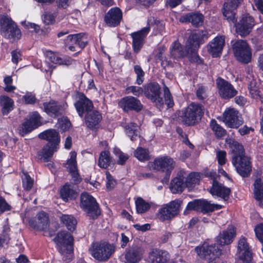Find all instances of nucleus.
Returning a JSON list of instances; mask_svg holds the SVG:
<instances>
[{"instance_id":"1","label":"nucleus","mask_w":263,"mask_h":263,"mask_svg":"<svg viewBox=\"0 0 263 263\" xmlns=\"http://www.w3.org/2000/svg\"><path fill=\"white\" fill-rule=\"evenodd\" d=\"M236 235V230L232 226H229L227 229L219 233L216 237L217 244L210 245L204 242L201 246L195 248V252L198 255L202 258L212 260L219 257L221 254V248L223 246L231 243Z\"/></svg>"},{"instance_id":"2","label":"nucleus","mask_w":263,"mask_h":263,"mask_svg":"<svg viewBox=\"0 0 263 263\" xmlns=\"http://www.w3.org/2000/svg\"><path fill=\"white\" fill-rule=\"evenodd\" d=\"M232 151V163L237 172L242 177H248L252 171L250 158L245 154L242 144L234 139H227Z\"/></svg>"},{"instance_id":"3","label":"nucleus","mask_w":263,"mask_h":263,"mask_svg":"<svg viewBox=\"0 0 263 263\" xmlns=\"http://www.w3.org/2000/svg\"><path fill=\"white\" fill-rule=\"evenodd\" d=\"M39 137L48 143L38 152V157L44 161H48L49 158L52 157L59 148L61 140L59 133L54 129H48L41 133Z\"/></svg>"},{"instance_id":"4","label":"nucleus","mask_w":263,"mask_h":263,"mask_svg":"<svg viewBox=\"0 0 263 263\" xmlns=\"http://www.w3.org/2000/svg\"><path fill=\"white\" fill-rule=\"evenodd\" d=\"M204 107L199 103H191L187 107L179 111L178 116L182 122L187 126H193L201 120Z\"/></svg>"},{"instance_id":"5","label":"nucleus","mask_w":263,"mask_h":263,"mask_svg":"<svg viewBox=\"0 0 263 263\" xmlns=\"http://www.w3.org/2000/svg\"><path fill=\"white\" fill-rule=\"evenodd\" d=\"M153 24L157 26H159L162 28H163V25L161 22L155 19L154 17H151L147 20V26L131 34V36L133 39L132 46L135 52H139L142 48L144 43L145 38L150 31V26Z\"/></svg>"},{"instance_id":"6","label":"nucleus","mask_w":263,"mask_h":263,"mask_svg":"<svg viewBox=\"0 0 263 263\" xmlns=\"http://www.w3.org/2000/svg\"><path fill=\"white\" fill-rule=\"evenodd\" d=\"M89 252L96 260L103 262L111 257L114 252V247L106 242H95L91 245Z\"/></svg>"},{"instance_id":"7","label":"nucleus","mask_w":263,"mask_h":263,"mask_svg":"<svg viewBox=\"0 0 263 263\" xmlns=\"http://www.w3.org/2000/svg\"><path fill=\"white\" fill-rule=\"evenodd\" d=\"M64 43L66 49L79 53L88 43V35L84 32L69 34L64 39Z\"/></svg>"},{"instance_id":"8","label":"nucleus","mask_w":263,"mask_h":263,"mask_svg":"<svg viewBox=\"0 0 263 263\" xmlns=\"http://www.w3.org/2000/svg\"><path fill=\"white\" fill-rule=\"evenodd\" d=\"M0 30L2 35L7 39H18L21 32L16 24L7 15L0 18Z\"/></svg>"},{"instance_id":"9","label":"nucleus","mask_w":263,"mask_h":263,"mask_svg":"<svg viewBox=\"0 0 263 263\" xmlns=\"http://www.w3.org/2000/svg\"><path fill=\"white\" fill-rule=\"evenodd\" d=\"M80 206L93 219L97 218L100 214L99 204L96 199L88 193L81 194Z\"/></svg>"},{"instance_id":"10","label":"nucleus","mask_w":263,"mask_h":263,"mask_svg":"<svg viewBox=\"0 0 263 263\" xmlns=\"http://www.w3.org/2000/svg\"><path fill=\"white\" fill-rule=\"evenodd\" d=\"M54 241L62 255L70 254L73 252V238L70 233L65 231L59 232L54 238Z\"/></svg>"},{"instance_id":"11","label":"nucleus","mask_w":263,"mask_h":263,"mask_svg":"<svg viewBox=\"0 0 263 263\" xmlns=\"http://www.w3.org/2000/svg\"><path fill=\"white\" fill-rule=\"evenodd\" d=\"M232 49L236 59L239 62L247 64L252 58L250 47L246 41L239 40L232 45Z\"/></svg>"},{"instance_id":"12","label":"nucleus","mask_w":263,"mask_h":263,"mask_svg":"<svg viewBox=\"0 0 263 263\" xmlns=\"http://www.w3.org/2000/svg\"><path fill=\"white\" fill-rule=\"evenodd\" d=\"M223 121L226 125L231 128H238L243 123L239 111L234 108H228L223 113Z\"/></svg>"},{"instance_id":"13","label":"nucleus","mask_w":263,"mask_h":263,"mask_svg":"<svg viewBox=\"0 0 263 263\" xmlns=\"http://www.w3.org/2000/svg\"><path fill=\"white\" fill-rule=\"evenodd\" d=\"M182 202L180 200L172 201L159 210L158 216L160 219L166 220L177 216L180 212Z\"/></svg>"},{"instance_id":"14","label":"nucleus","mask_w":263,"mask_h":263,"mask_svg":"<svg viewBox=\"0 0 263 263\" xmlns=\"http://www.w3.org/2000/svg\"><path fill=\"white\" fill-rule=\"evenodd\" d=\"M154 164L155 169L165 172L163 182H168L171 173L175 165L173 159L167 156L160 157L155 159Z\"/></svg>"},{"instance_id":"15","label":"nucleus","mask_w":263,"mask_h":263,"mask_svg":"<svg viewBox=\"0 0 263 263\" xmlns=\"http://www.w3.org/2000/svg\"><path fill=\"white\" fill-rule=\"evenodd\" d=\"M145 97L157 105L163 104L162 97L161 96V87L157 82H151L144 87Z\"/></svg>"},{"instance_id":"16","label":"nucleus","mask_w":263,"mask_h":263,"mask_svg":"<svg viewBox=\"0 0 263 263\" xmlns=\"http://www.w3.org/2000/svg\"><path fill=\"white\" fill-rule=\"evenodd\" d=\"M216 85L219 96L224 99H229L237 93V91L228 81L218 78L216 80Z\"/></svg>"},{"instance_id":"17","label":"nucleus","mask_w":263,"mask_h":263,"mask_svg":"<svg viewBox=\"0 0 263 263\" xmlns=\"http://www.w3.org/2000/svg\"><path fill=\"white\" fill-rule=\"evenodd\" d=\"M144 250L140 245L133 244L125 251V259L127 263H138L142 258Z\"/></svg>"},{"instance_id":"18","label":"nucleus","mask_w":263,"mask_h":263,"mask_svg":"<svg viewBox=\"0 0 263 263\" xmlns=\"http://www.w3.org/2000/svg\"><path fill=\"white\" fill-rule=\"evenodd\" d=\"M242 1L243 0H227L224 3L222 13L229 22L235 24L237 21L235 10Z\"/></svg>"},{"instance_id":"19","label":"nucleus","mask_w":263,"mask_h":263,"mask_svg":"<svg viewBox=\"0 0 263 263\" xmlns=\"http://www.w3.org/2000/svg\"><path fill=\"white\" fill-rule=\"evenodd\" d=\"M224 45V36L217 35L209 43L206 49L212 57L217 58L221 55Z\"/></svg>"},{"instance_id":"20","label":"nucleus","mask_w":263,"mask_h":263,"mask_svg":"<svg viewBox=\"0 0 263 263\" xmlns=\"http://www.w3.org/2000/svg\"><path fill=\"white\" fill-rule=\"evenodd\" d=\"M207 38V35L203 31L197 30L192 32L186 43L187 50L190 51V49L198 50L200 45L203 43L204 40Z\"/></svg>"},{"instance_id":"21","label":"nucleus","mask_w":263,"mask_h":263,"mask_svg":"<svg viewBox=\"0 0 263 263\" xmlns=\"http://www.w3.org/2000/svg\"><path fill=\"white\" fill-rule=\"evenodd\" d=\"M254 25L253 17L249 14L243 15L239 22L235 25L236 32L241 36H245L251 32Z\"/></svg>"},{"instance_id":"22","label":"nucleus","mask_w":263,"mask_h":263,"mask_svg":"<svg viewBox=\"0 0 263 263\" xmlns=\"http://www.w3.org/2000/svg\"><path fill=\"white\" fill-rule=\"evenodd\" d=\"M119 105L126 112L129 110L139 111L142 109L143 105L140 101L132 96L125 97L121 99Z\"/></svg>"},{"instance_id":"23","label":"nucleus","mask_w":263,"mask_h":263,"mask_svg":"<svg viewBox=\"0 0 263 263\" xmlns=\"http://www.w3.org/2000/svg\"><path fill=\"white\" fill-rule=\"evenodd\" d=\"M122 19V12L118 7L111 8L106 13L104 21L109 27H115L119 25Z\"/></svg>"},{"instance_id":"24","label":"nucleus","mask_w":263,"mask_h":263,"mask_svg":"<svg viewBox=\"0 0 263 263\" xmlns=\"http://www.w3.org/2000/svg\"><path fill=\"white\" fill-rule=\"evenodd\" d=\"M237 253L239 258L243 263H250L252 255L250 250L247 239L245 237L241 238L238 242Z\"/></svg>"},{"instance_id":"25","label":"nucleus","mask_w":263,"mask_h":263,"mask_svg":"<svg viewBox=\"0 0 263 263\" xmlns=\"http://www.w3.org/2000/svg\"><path fill=\"white\" fill-rule=\"evenodd\" d=\"M74 105L81 118H82L85 114H87L91 111L93 107L92 102L84 95L80 96Z\"/></svg>"},{"instance_id":"26","label":"nucleus","mask_w":263,"mask_h":263,"mask_svg":"<svg viewBox=\"0 0 263 263\" xmlns=\"http://www.w3.org/2000/svg\"><path fill=\"white\" fill-rule=\"evenodd\" d=\"M209 192L213 196L220 197L223 200L227 201L231 191L230 188L219 183L217 180H214Z\"/></svg>"},{"instance_id":"27","label":"nucleus","mask_w":263,"mask_h":263,"mask_svg":"<svg viewBox=\"0 0 263 263\" xmlns=\"http://www.w3.org/2000/svg\"><path fill=\"white\" fill-rule=\"evenodd\" d=\"M29 226L36 230L42 231L48 226V217L44 212H39L36 217L30 219Z\"/></svg>"},{"instance_id":"28","label":"nucleus","mask_w":263,"mask_h":263,"mask_svg":"<svg viewBox=\"0 0 263 263\" xmlns=\"http://www.w3.org/2000/svg\"><path fill=\"white\" fill-rule=\"evenodd\" d=\"M101 120L102 115L98 111H90L87 112L85 117L86 126L91 129L97 128Z\"/></svg>"},{"instance_id":"29","label":"nucleus","mask_w":263,"mask_h":263,"mask_svg":"<svg viewBox=\"0 0 263 263\" xmlns=\"http://www.w3.org/2000/svg\"><path fill=\"white\" fill-rule=\"evenodd\" d=\"M149 258L152 263H166L170 256L167 251L153 249L149 253Z\"/></svg>"},{"instance_id":"30","label":"nucleus","mask_w":263,"mask_h":263,"mask_svg":"<svg viewBox=\"0 0 263 263\" xmlns=\"http://www.w3.org/2000/svg\"><path fill=\"white\" fill-rule=\"evenodd\" d=\"M43 106L44 111L51 117L56 118L61 115L62 107L55 101L45 102L43 103Z\"/></svg>"},{"instance_id":"31","label":"nucleus","mask_w":263,"mask_h":263,"mask_svg":"<svg viewBox=\"0 0 263 263\" xmlns=\"http://www.w3.org/2000/svg\"><path fill=\"white\" fill-rule=\"evenodd\" d=\"M204 16L200 13H189L183 16L181 21L182 22H191L196 27L201 26L203 23Z\"/></svg>"},{"instance_id":"32","label":"nucleus","mask_w":263,"mask_h":263,"mask_svg":"<svg viewBox=\"0 0 263 263\" xmlns=\"http://www.w3.org/2000/svg\"><path fill=\"white\" fill-rule=\"evenodd\" d=\"M170 51L171 57L175 59L183 58L186 54L183 46L178 41H175L172 44Z\"/></svg>"},{"instance_id":"33","label":"nucleus","mask_w":263,"mask_h":263,"mask_svg":"<svg viewBox=\"0 0 263 263\" xmlns=\"http://www.w3.org/2000/svg\"><path fill=\"white\" fill-rule=\"evenodd\" d=\"M184 179V178L180 173L171 181L170 190L173 193H181L185 187H186Z\"/></svg>"},{"instance_id":"34","label":"nucleus","mask_w":263,"mask_h":263,"mask_svg":"<svg viewBox=\"0 0 263 263\" xmlns=\"http://www.w3.org/2000/svg\"><path fill=\"white\" fill-rule=\"evenodd\" d=\"M253 185L254 198L259 201V205L263 207V177L257 178Z\"/></svg>"},{"instance_id":"35","label":"nucleus","mask_w":263,"mask_h":263,"mask_svg":"<svg viewBox=\"0 0 263 263\" xmlns=\"http://www.w3.org/2000/svg\"><path fill=\"white\" fill-rule=\"evenodd\" d=\"M77 196V192L70 184L66 183L61 189L60 196L64 201L72 200L76 198Z\"/></svg>"},{"instance_id":"36","label":"nucleus","mask_w":263,"mask_h":263,"mask_svg":"<svg viewBox=\"0 0 263 263\" xmlns=\"http://www.w3.org/2000/svg\"><path fill=\"white\" fill-rule=\"evenodd\" d=\"M0 104L3 115H7L13 109L14 101L9 97L5 95L0 96Z\"/></svg>"},{"instance_id":"37","label":"nucleus","mask_w":263,"mask_h":263,"mask_svg":"<svg viewBox=\"0 0 263 263\" xmlns=\"http://www.w3.org/2000/svg\"><path fill=\"white\" fill-rule=\"evenodd\" d=\"M139 126L133 122L128 123L125 126L126 134L132 141L137 140V138L139 137Z\"/></svg>"},{"instance_id":"38","label":"nucleus","mask_w":263,"mask_h":263,"mask_svg":"<svg viewBox=\"0 0 263 263\" xmlns=\"http://www.w3.org/2000/svg\"><path fill=\"white\" fill-rule=\"evenodd\" d=\"M61 220L68 230L70 231L74 230L77 220L73 216L70 215H63L61 217Z\"/></svg>"},{"instance_id":"39","label":"nucleus","mask_w":263,"mask_h":263,"mask_svg":"<svg viewBox=\"0 0 263 263\" xmlns=\"http://www.w3.org/2000/svg\"><path fill=\"white\" fill-rule=\"evenodd\" d=\"M221 206L219 204L211 203L204 199H202L201 201L200 209L203 213H207L212 212L214 210H217L221 209Z\"/></svg>"},{"instance_id":"40","label":"nucleus","mask_w":263,"mask_h":263,"mask_svg":"<svg viewBox=\"0 0 263 263\" xmlns=\"http://www.w3.org/2000/svg\"><path fill=\"white\" fill-rule=\"evenodd\" d=\"M111 161L110 154L108 151H102L100 155L98 165L103 168H106L109 165Z\"/></svg>"},{"instance_id":"41","label":"nucleus","mask_w":263,"mask_h":263,"mask_svg":"<svg viewBox=\"0 0 263 263\" xmlns=\"http://www.w3.org/2000/svg\"><path fill=\"white\" fill-rule=\"evenodd\" d=\"M200 179V173L192 172L189 174L186 179L185 183L186 187L192 188L196 184H198Z\"/></svg>"},{"instance_id":"42","label":"nucleus","mask_w":263,"mask_h":263,"mask_svg":"<svg viewBox=\"0 0 263 263\" xmlns=\"http://www.w3.org/2000/svg\"><path fill=\"white\" fill-rule=\"evenodd\" d=\"M137 211L138 213H144L151 208V204L141 197H138L135 201Z\"/></svg>"},{"instance_id":"43","label":"nucleus","mask_w":263,"mask_h":263,"mask_svg":"<svg viewBox=\"0 0 263 263\" xmlns=\"http://www.w3.org/2000/svg\"><path fill=\"white\" fill-rule=\"evenodd\" d=\"M210 126L217 138H221L226 135V130L218 125L215 120L211 121Z\"/></svg>"},{"instance_id":"44","label":"nucleus","mask_w":263,"mask_h":263,"mask_svg":"<svg viewBox=\"0 0 263 263\" xmlns=\"http://www.w3.org/2000/svg\"><path fill=\"white\" fill-rule=\"evenodd\" d=\"M70 158L68 159L65 166L68 170L69 172L78 170L76 160L77 153L75 152L70 153Z\"/></svg>"},{"instance_id":"45","label":"nucleus","mask_w":263,"mask_h":263,"mask_svg":"<svg viewBox=\"0 0 263 263\" xmlns=\"http://www.w3.org/2000/svg\"><path fill=\"white\" fill-rule=\"evenodd\" d=\"M134 156L141 161L148 160L149 159L148 150L141 147L135 150Z\"/></svg>"},{"instance_id":"46","label":"nucleus","mask_w":263,"mask_h":263,"mask_svg":"<svg viewBox=\"0 0 263 263\" xmlns=\"http://www.w3.org/2000/svg\"><path fill=\"white\" fill-rule=\"evenodd\" d=\"M114 154L118 158V159L117 161V164L121 165H124L129 158L127 154L123 153L118 147L114 148Z\"/></svg>"},{"instance_id":"47","label":"nucleus","mask_w":263,"mask_h":263,"mask_svg":"<svg viewBox=\"0 0 263 263\" xmlns=\"http://www.w3.org/2000/svg\"><path fill=\"white\" fill-rule=\"evenodd\" d=\"M41 118L42 117L37 111H33L29 114L28 120L36 128L42 125Z\"/></svg>"},{"instance_id":"48","label":"nucleus","mask_w":263,"mask_h":263,"mask_svg":"<svg viewBox=\"0 0 263 263\" xmlns=\"http://www.w3.org/2000/svg\"><path fill=\"white\" fill-rule=\"evenodd\" d=\"M134 70L136 74V83L141 85L144 80L145 72L140 65H136L134 66Z\"/></svg>"},{"instance_id":"49","label":"nucleus","mask_w":263,"mask_h":263,"mask_svg":"<svg viewBox=\"0 0 263 263\" xmlns=\"http://www.w3.org/2000/svg\"><path fill=\"white\" fill-rule=\"evenodd\" d=\"M22 183L24 190L29 191L32 187L34 181L27 173H24L22 176Z\"/></svg>"},{"instance_id":"50","label":"nucleus","mask_w":263,"mask_h":263,"mask_svg":"<svg viewBox=\"0 0 263 263\" xmlns=\"http://www.w3.org/2000/svg\"><path fill=\"white\" fill-rule=\"evenodd\" d=\"M163 91L165 104L168 107H173L174 104L173 97L168 88L165 85L163 87Z\"/></svg>"},{"instance_id":"51","label":"nucleus","mask_w":263,"mask_h":263,"mask_svg":"<svg viewBox=\"0 0 263 263\" xmlns=\"http://www.w3.org/2000/svg\"><path fill=\"white\" fill-rule=\"evenodd\" d=\"M34 129H35V128L27 120L22 124L20 132L22 136H24L26 134L31 132Z\"/></svg>"},{"instance_id":"52","label":"nucleus","mask_w":263,"mask_h":263,"mask_svg":"<svg viewBox=\"0 0 263 263\" xmlns=\"http://www.w3.org/2000/svg\"><path fill=\"white\" fill-rule=\"evenodd\" d=\"M46 59L53 64H61L63 63L62 59L51 51H48L47 52Z\"/></svg>"},{"instance_id":"53","label":"nucleus","mask_w":263,"mask_h":263,"mask_svg":"<svg viewBox=\"0 0 263 263\" xmlns=\"http://www.w3.org/2000/svg\"><path fill=\"white\" fill-rule=\"evenodd\" d=\"M56 16L57 14L55 13H50L48 12H45L42 16V19L45 24H52L55 22Z\"/></svg>"},{"instance_id":"54","label":"nucleus","mask_w":263,"mask_h":263,"mask_svg":"<svg viewBox=\"0 0 263 263\" xmlns=\"http://www.w3.org/2000/svg\"><path fill=\"white\" fill-rule=\"evenodd\" d=\"M13 80L11 76H7L4 78V82L5 85L4 90L7 92H12L15 89V87L12 85Z\"/></svg>"},{"instance_id":"55","label":"nucleus","mask_w":263,"mask_h":263,"mask_svg":"<svg viewBox=\"0 0 263 263\" xmlns=\"http://www.w3.org/2000/svg\"><path fill=\"white\" fill-rule=\"evenodd\" d=\"M71 125L70 121L67 118L58 120V127L63 131L68 129Z\"/></svg>"},{"instance_id":"56","label":"nucleus","mask_w":263,"mask_h":263,"mask_svg":"<svg viewBox=\"0 0 263 263\" xmlns=\"http://www.w3.org/2000/svg\"><path fill=\"white\" fill-rule=\"evenodd\" d=\"M226 156L227 153L225 151L221 150H218L217 151L216 158L219 165H223L226 164L227 161Z\"/></svg>"},{"instance_id":"57","label":"nucleus","mask_w":263,"mask_h":263,"mask_svg":"<svg viewBox=\"0 0 263 263\" xmlns=\"http://www.w3.org/2000/svg\"><path fill=\"white\" fill-rule=\"evenodd\" d=\"M254 231H255L256 237L259 240V241L262 243H263V224L260 223V224H257L254 229Z\"/></svg>"},{"instance_id":"58","label":"nucleus","mask_w":263,"mask_h":263,"mask_svg":"<svg viewBox=\"0 0 263 263\" xmlns=\"http://www.w3.org/2000/svg\"><path fill=\"white\" fill-rule=\"evenodd\" d=\"M206 88L204 86L199 87L196 91V96L198 100L203 101L207 98Z\"/></svg>"},{"instance_id":"59","label":"nucleus","mask_w":263,"mask_h":263,"mask_svg":"<svg viewBox=\"0 0 263 263\" xmlns=\"http://www.w3.org/2000/svg\"><path fill=\"white\" fill-rule=\"evenodd\" d=\"M201 199L195 200L189 202L186 206V210H198L200 209Z\"/></svg>"},{"instance_id":"60","label":"nucleus","mask_w":263,"mask_h":263,"mask_svg":"<svg viewBox=\"0 0 263 263\" xmlns=\"http://www.w3.org/2000/svg\"><path fill=\"white\" fill-rule=\"evenodd\" d=\"M187 52H190L192 54L191 57V61L193 62L197 63V64H201L202 60L200 59L198 54H197V50H194L193 49H190V51L187 50Z\"/></svg>"},{"instance_id":"61","label":"nucleus","mask_w":263,"mask_h":263,"mask_svg":"<svg viewBox=\"0 0 263 263\" xmlns=\"http://www.w3.org/2000/svg\"><path fill=\"white\" fill-rule=\"evenodd\" d=\"M127 90L130 91L134 95L139 97L142 95L143 92V90L141 87L132 86L127 88Z\"/></svg>"},{"instance_id":"62","label":"nucleus","mask_w":263,"mask_h":263,"mask_svg":"<svg viewBox=\"0 0 263 263\" xmlns=\"http://www.w3.org/2000/svg\"><path fill=\"white\" fill-rule=\"evenodd\" d=\"M21 24L28 29H32V31H34L35 32H38L40 29V27L39 25L30 22H26V21L22 22Z\"/></svg>"},{"instance_id":"63","label":"nucleus","mask_w":263,"mask_h":263,"mask_svg":"<svg viewBox=\"0 0 263 263\" xmlns=\"http://www.w3.org/2000/svg\"><path fill=\"white\" fill-rule=\"evenodd\" d=\"M10 209V206L7 203L5 199L0 196V214Z\"/></svg>"},{"instance_id":"64","label":"nucleus","mask_w":263,"mask_h":263,"mask_svg":"<svg viewBox=\"0 0 263 263\" xmlns=\"http://www.w3.org/2000/svg\"><path fill=\"white\" fill-rule=\"evenodd\" d=\"M24 99L26 104H33L35 103L36 98L35 96L31 93H27L24 96Z\"/></svg>"}]
</instances>
